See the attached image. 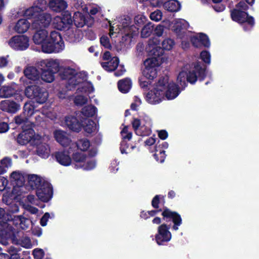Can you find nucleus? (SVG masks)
I'll return each mask as SVG.
<instances>
[{
  "label": "nucleus",
  "instance_id": "obj_1",
  "mask_svg": "<svg viewBox=\"0 0 259 259\" xmlns=\"http://www.w3.org/2000/svg\"><path fill=\"white\" fill-rule=\"evenodd\" d=\"M205 77V67L200 62L195 63L190 68L189 65H186L179 73L177 77V85L169 77L165 76L161 78L152 90L146 95L147 101L151 104L159 103L165 98L167 100L176 98L181 90L187 85V81L193 84L199 77L203 79Z\"/></svg>",
  "mask_w": 259,
  "mask_h": 259
},
{
  "label": "nucleus",
  "instance_id": "obj_2",
  "mask_svg": "<svg viewBox=\"0 0 259 259\" xmlns=\"http://www.w3.org/2000/svg\"><path fill=\"white\" fill-rule=\"evenodd\" d=\"M33 36L35 44L40 45L42 51L45 53H59L64 49L65 45L60 33L52 31L48 35L45 29H36Z\"/></svg>",
  "mask_w": 259,
  "mask_h": 259
},
{
  "label": "nucleus",
  "instance_id": "obj_3",
  "mask_svg": "<svg viewBox=\"0 0 259 259\" xmlns=\"http://www.w3.org/2000/svg\"><path fill=\"white\" fill-rule=\"evenodd\" d=\"M45 0H38L33 6L26 9L23 15L28 19H32L31 28L33 29H45L51 24L52 16L49 13L44 12Z\"/></svg>",
  "mask_w": 259,
  "mask_h": 259
},
{
  "label": "nucleus",
  "instance_id": "obj_4",
  "mask_svg": "<svg viewBox=\"0 0 259 259\" xmlns=\"http://www.w3.org/2000/svg\"><path fill=\"white\" fill-rule=\"evenodd\" d=\"M159 44V40L156 37L150 39L148 42L147 49L154 56L148 58L144 61L145 68L143 71V74L149 80H152L156 77L157 68L160 65L158 57L162 55V50L160 47L158 46Z\"/></svg>",
  "mask_w": 259,
  "mask_h": 259
},
{
  "label": "nucleus",
  "instance_id": "obj_5",
  "mask_svg": "<svg viewBox=\"0 0 259 259\" xmlns=\"http://www.w3.org/2000/svg\"><path fill=\"white\" fill-rule=\"evenodd\" d=\"M62 77L67 80L66 88L68 90H71L78 87L77 90L80 91L81 88L85 89V92H91L93 91V87L92 84L84 82L80 77V75L77 74L76 71L70 67H65L62 73Z\"/></svg>",
  "mask_w": 259,
  "mask_h": 259
},
{
  "label": "nucleus",
  "instance_id": "obj_6",
  "mask_svg": "<svg viewBox=\"0 0 259 259\" xmlns=\"http://www.w3.org/2000/svg\"><path fill=\"white\" fill-rule=\"evenodd\" d=\"M131 23L129 17H124L120 19L118 23H114L110 24V36L113 35L114 33L125 34V36L130 39L131 38L138 33V28L134 25H130Z\"/></svg>",
  "mask_w": 259,
  "mask_h": 259
},
{
  "label": "nucleus",
  "instance_id": "obj_7",
  "mask_svg": "<svg viewBox=\"0 0 259 259\" xmlns=\"http://www.w3.org/2000/svg\"><path fill=\"white\" fill-rule=\"evenodd\" d=\"M247 9L248 6L245 3L241 2L237 5L236 9L231 13V17L234 21L240 23H246L243 26L245 31L250 30L254 24L253 17H248L247 14L244 11Z\"/></svg>",
  "mask_w": 259,
  "mask_h": 259
},
{
  "label": "nucleus",
  "instance_id": "obj_8",
  "mask_svg": "<svg viewBox=\"0 0 259 259\" xmlns=\"http://www.w3.org/2000/svg\"><path fill=\"white\" fill-rule=\"evenodd\" d=\"M132 124L136 134L138 136H148L151 133L152 121L148 116L134 119Z\"/></svg>",
  "mask_w": 259,
  "mask_h": 259
},
{
  "label": "nucleus",
  "instance_id": "obj_9",
  "mask_svg": "<svg viewBox=\"0 0 259 259\" xmlns=\"http://www.w3.org/2000/svg\"><path fill=\"white\" fill-rule=\"evenodd\" d=\"M41 140V137L36 135L31 127L25 128L23 126V131L17 137V142L22 145L30 143L31 145L36 144Z\"/></svg>",
  "mask_w": 259,
  "mask_h": 259
},
{
  "label": "nucleus",
  "instance_id": "obj_10",
  "mask_svg": "<svg viewBox=\"0 0 259 259\" xmlns=\"http://www.w3.org/2000/svg\"><path fill=\"white\" fill-rule=\"evenodd\" d=\"M25 94L26 97L34 99L39 104L45 103L48 98V92L36 85L28 86L25 89Z\"/></svg>",
  "mask_w": 259,
  "mask_h": 259
},
{
  "label": "nucleus",
  "instance_id": "obj_11",
  "mask_svg": "<svg viewBox=\"0 0 259 259\" xmlns=\"http://www.w3.org/2000/svg\"><path fill=\"white\" fill-rule=\"evenodd\" d=\"M72 23L71 14L68 11L63 12L61 16L52 17L51 24L53 26L60 30L67 28Z\"/></svg>",
  "mask_w": 259,
  "mask_h": 259
},
{
  "label": "nucleus",
  "instance_id": "obj_12",
  "mask_svg": "<svg viewBox=\"0 0 259 259\" xmlns=\"http://www.w3.org/2000/svg\"><path fill=\"white\" fill-rule=\"evenodd\" d=\"M10 180L14 185L13 193L19 195L25 192V178L22 173L19 171H14L11 173Z\"/></svg>",
  "mask_w": 259,
  "mask_h": 259
},
{
  "label": "nucleus",
  "instance_id": "obj_13",
  "mask_svg": "<svg viewBox=\"0 0 259 259\" xmlns=\"http://www.w3.org/2000/svg\"><path fill=\"white\" fill-rule=\"evenodd\" d=\"M73 159L76 162V168H82L84 170H91L96 166V163L93 160H86L85 155L79 152L73 154Z\"/></svg>",
  "mask_w": 259,
  "mask_h": 259
},
{
  "label": "nucleus",
  "instance_id": "obj_14",
  "mask_svg": "<svg viewBox=\"0 0 259 259\" xmlns=\"http://www.w3.org/2000/svg\"><path fill=\"white\" fill-rule=\"evenodd\" d=\"M11 48L15 50H24L29 46V39L25 35H16L8 41Z\"/></svg>",
  "mask_w": 259,
  "mask_h": 259
},
{
  "label": "nucleus",
  "instance_id": "obj_15",
  "mask_svg": "<svg viewBox=\"0 0 259 259\" xmlns=\"http://www.w3.org/2000/svg\"><path fill=\"white\" fill-rule=\"evenodd\" d=\"M36 195L40 200L47 202L52 197L53 188L48 182H44L42 184L36 189Z\"/></svg>",
  "mask_w": 259,
  "mask_h": 259
},
{
  "label": "nucleus",
  "instance_id": "obj_16",
  "mask_svg": "<svg viewBox=\"0 0 259 259\" xmlns=\"http://www.w3.org/2000/svg\"><path fill=\"white\" fill-rule=\"evenodd\" d=\"M37 65L41 69H46L55 73H57L60 68V62L58 59L41 60L37 62Z\"/></svg>",
  "mask_w": 259,
  "mask_h": 259
},
{
  "label": "nucleus",
  "instance_id": "obj_17",
  "mask_svg": "<svg viewBox=\"0 0 259 259\" xmlns=\"http://www.w3.org/2000/svg\"><path fill=\"white\" fill-rule=\"evenodd\" d=\"M171 235L169 228L165 224H162L158 228L157 234L155 235V240L158 245H163L164 242L169 241Z\"/></svg>",
  "mask_w": 259,
  "mask_h": 259
},
{
  "label": "nucleus",
  "instance_id": "obj_18",
  "mask_svg": "<svg viewBox=\"0 0 259 259\" xmlns=\"http://www.w3.org/2000/svg\"><path fill=\"white\" fill-rule=\"evenodd\" d=\"M24 74L26 78L30 80L29 83L38 81L40 77L39 71L33 66L27 67L24 70ZM21 80L24 82V84L28 83L26 80L23 78H21Z\"/></svg>",
  "mask_w": 259,
  "mask_h": 259
},
{
  "label": "nucleus",
  "instance_id": "obj_19",
  "mask_svg": "<svg viewBox=\"0 0 259 259\" xmlns=\"http://www.w3.org/2000/svg\"><path fill=\"white\" fill-rule=\"evenodd\" d=\"M56 161L61 165L65 166L70 165L72 162L70 154L68 150H62L54 154Z\"/></svg>",
  "mask_w": 259,
  "mask_h": 259
},
{
  "label": "nucleus",
  "instance_id": "obj_20",
  "mask_svg": "<svg viewBox=\"0 0 259 259\" xmlns=\"http://www.w3.org/2000/svg\"><path fill=\"white\" fill-rule=\"evenodd\" d=\"M121 135L122 137L123 140L121 143L120 146V151L122 154H127L130 153L132 149H133L134 147L131 146L129 147L125 141V140L127 139L130 140L132 137V134L131 132H128L127 127L125 126L121 132Z\"/></svg>",
  "mask_w": 259,
  "mask_h": 259
},
{
  "label": "nucleus",
  "instance_id": "obj_21",
  "mask_svg": "<svg viewBox=\"0 0 259 259\" xmlns=\"http://www.w3.org/2000/svg\"><path fill=\"white\" fill-rule=\"evenodd\" d=\"M48 7L54 12L62 13L67 8L68 4L64 0H50Z\"/></svg>",
  "mask_w": 259,
  "mask_h": 259
},
{
  "label": "nucleus",
  "instance_id": "obj_22",
  "mask_svg": "<svg viewBox=\"0 0 259 259\" xmlns=\"http://www.w3.org/2000/svg\"><path fill=\"white\" fill-rule=\"evenodd\" d=\"M66 39L71 43L79 42L82 37V33L80 30L76 28H68L65 33Z\"/></svg>",
  "mask_w": 259,
  "mask_h": 259
},
{
  "label": "nucleus",
  "instance_id": "obj_23",
  "mask_svg": "<svg viewBox=\"0 0 259 259\" xmlns=\"http://www.w3.org/2000/svg\"><path fill=\"white\" fill-rule=\"evenodd\" d=\"M71 147H76L81 151H86L90 148V155L91 156H94L97 153V149L93 147L90 144V141L86 139H81L78 141L76 144H71Z\"/></svg>",
  "mask_w": 259,
  "mask_h": 259
},
{
  "label": "nucleus",
  "instance_id": "obj_24",
  "mask_svg": "<svg viewBox=\"0 0 259 259\" xmlns=\"http://www.w3.org/2000/svg\"><path fill=\"white\" fill-rule=\"evenodd\" d=\"M55 140L62 146L66 147L71 143V140L68 135L61 130H56L54 132Z\"/></svg>",
  "mask_w": 259,
  "mask_h": 259
},
{
  "label": "nucleus",
  "instance_id": "obj_25",
  "mask_svg": "<svg viewBox=\"0 0 259 259\" xmlns=\"http://www.w3.org/2000/svg\"><path fill=\"white\" fill-rule=\"evenodd\" d=\"M44 138L41 137V140L37 144H34L36 146L37 154L44 158L49 157L50 154V149L48 145L45 142Z\"/></svg>",
  "mask_w": 259,
  "mask_h": 259
},
{
  "label": "nucleus",
  "instance_id": "obj_26",
  "mask_svg": "<svg viewBox=\"0 0 259 259\" xmlns=\"http://www.w3.org/2000/svg\"><path fill=\"white\" fill-rule=\"evenodd\" d=\"M191 41L196 47H199L201 45L205 47L210 46V42L207 36L202 33L194 35L191 38Z\"/></svg>",
  "mask_w": 259,
  "mask_h": 259
},
{
  "label": "nucleus",
  "instance_id": "obj_27",
  "mask_svg": "<svg viewBox=\"0 0 259 259\" xmlns=\"http://www.w3.org/2000/svg\"><path fill=\"white\" fill-rule=\"evenodd\" d=\"M162 215L164 218H169L172 219L174 223L173 229L175 230H178V226L182 224V219L180 215L175 212L170 211L168 209H165L162 212Z\"/></svg>",
  "mask_w": 259,
  "mask_h": 259
},
{
  "label": "nucleus",
  "instance_id": "obj_28",
  "mask_svg": "<svg viewBox=\"0 0 259 259\" xmlns=\"http://www.w3.org/2000/svg\"><path fill=\"white\" fill-rule=\"evenodd\" d=\"M0 108L4 111L15 113L20 109V105L11 100H4L0 103Z\"/></svg>",
  "mask_w": 259,
  "mask_h": 259
},
{
  "label": "nucleus",
  "instance_id": "obj_29",
  "mask_svg": "<svg viewBox=\"0 0 259 259\" xmlns=\"http://www.w3.org/2000/svg\"><path fill=\"white\" fill-rule=\"evenodd\" d=\"M189 27V23L184 19H176L171 23V29L177 34L186 29Z\"/></svg>",
  "mask_w": 259,
  "mask_h": 259
},
{
  "label": "nucleus",
  "instance_id": "obj_30",
  "mask_svg": "<svg viewBox=\"0 0 259 259\" xmlns=\"http://www.w3.org/2000/svg\"><path fill=\"white\" fill-rule=\"evenodd\" d=\"M161 6L166 10L171 12H177L181 9V4L176 0H163Z\"/></svg>",
  "mask_w": 259,
  "mask_h": 259
},
{
  "label": "nucleus",
  "instance_id": "obj_31",
  "mask_svg": "<svg viewBox=\"0 0 259 259\" xmlns=\"http://www.w3.org/2000/svg\"><path fill=\"white\" fill-rule=\"evenodd\" d=\"M78 87H76L75 88L77 89ZM85 89H82L81 88L80 91L78 92L77 90L76 93L78 94L75 98L74 100V103L77 105H82L85 104L88 101V97L87 96L89 94L92 93L94 90L91 92H85Z\"/></svg>",
  "mask_w": 259,
  "mask_h": 259
},
{
  "label": "nucleus",
  "instance_id": "obj_32",
  "mask_svg": "<svg viewBox=\"0 0 259 259\" xmlns=\"http://www.w3.org/2000/svg\"><path fill=\"white\" fill-rule=\"evenodd\" d=\"M66 126L71 130L78 132L81 130V124L77 119L71 116H67L65 119Z\"/></svg>",
  "mask_w": 259,
  "mask_h": 259
},
{
  "label": "nucleus",
  "instance_id": "obj_33",
  "mask_svg": "<svg viewBox=\"0 0 259 259\" xmlns=\"http://www.w3.org/2000/svg\"><path fill=\"white\" fill-rule=\"evenodd\" d=\"M30 27L31 28V25H30L29 21L26 19H21L16 23L14 29L18 33H22L26 32Z\"/></svg>",
  "mask_w": 259,
  "mask_h": 259
},
{
  "label": "nucleus",
  "instance_id": "obj_34",
  "mask_svg": "<svg viewBox=\"0 0 259 259\" xmlns=\"http://www.w3.org/2000/svg\"><path fill=\"white\" fill-rule=\"evenodd\" d=\"M44 182H46L37 175L33 174L28 176V183L32 189L38 188Z\"/></svg>",
  "mask_w": 259,
  "mask_h": 259
},
{
  "label": "nucleus",
  "instance_id": "obj_35",
  "mask_svg": "<svg viewBox=\"0 0 259 259\" xmlns=\"http://www.w3.org/2000/svg\"><path fill=\"white\" fill-rule=\"evenodd\" d=\"M16 87L14 85H4L0 88V97L9 98L15 94Z\"/></svg>",
  "mask_w": 259,
  "mask_h": 259
},
{
  "label": "nucleus",
  "instance_id": "obj_36",
  "mask_svg": "<svg viewBox=\"0 0 259 259\" xmlns=\"http://www.w3.org/2000/svg\"><path fill=\"white\" fill-rule=\"evenodd\" d=\"M119 59L116 57H113L109 61L102 62V67L107 71H112L117 68L119 64Z\"/></svg>",
  "mask_w": 259,
  "mask_h": 259
},
{
  "label": "nucleus",
  "instance_id": "obj_37",
  "mask_svg": "<svg viewBox=\"0 0 259 259\" xmlns=\"http://www.w3.org/2000/svg\"><path fill=\"white\" fill-rule=\"evenodd\" d=\"M131 87L132 81L129 78L123 79L118 82V89L123 93H127L131 89Z\"/></svg>",
  "mask_w": 259,
  "mask_h": 259
},
{
  "label": "nucleus",
  "instance_id": "obj_38",
  "mask_svg": "<svg viewBox=\"0 0 259 259\" xmlns=\"http://www.w3.org/2000/svg\"><path fill=\"white\" fill-rule=\"evenodd\" d=\"M163 0H138L142 4L143 9H148L149 7H160L161 6Z\"/></svg>",
  "mask_w": 259,
  "mask_h": 259
},
{
  "label": "nucleus",
  "instance_id": "obj_39",
  "mask_svg": "<svg viewBox=\"0 0 259 259\" xmlns=\"http://www.w3.org/2000/svg\"><path fill=\"white\" fill-rule=\"evenodd\" d=\"M73 21L75 25L77 27H82L85 24L84 16L79 12L74 13Z\"/></svg>",
  "mask_w": 259,
  "mask_h": 259
},
{
  "label": "nucleus",
  "instance_id": "obj_40",
  "mask_svg": "<svg viewBox=\"0 0 259 259\" xmlns=\"http://www.w3.org/2000/svg\"><path fill=\"white\" fill-rule=\"evenodd\" d=\"M83 128L84 131L89 134L96 133L97 130L96 123L90 119H88L86 121Z\"/></svg>",
  "mask_w": 259,
  "mask_h": 259
},
{
  "label": "nucleus",
  "instance_id": "obj_41",
  "mask_svg": "<svg viewBox=\"0 0 259 259\" xmlns=\"http://www.w3.org/2000/svg\"><path fill=\"white\" fill-rule=\"evenodd\" d=\"M153 31V25L152 23L149 22L143 27L141 30V36L142 37H148L150 35Z\"/></svg>",
  "mask_w": 259,
  "mask_h": 259
},
{
  "label": "nucleus",
  "instance_id": "obj_42",
  "mask_svg": "<svg viewBox=\"0 0 259 259\" xmlns=\"http://www.w3.org/2000/svg\"><path fill=\"white\" fill-rule=\"evenodd\" d=\"M42 74L41 75V79L47 82H51L54 80V72H52L46 69H41Z\"/></svg>",
  "mask_w": 259,
  "mask_h": 259
},
{
  "label": "nucleus",
  "instance_id": "obj_43",
  "mask_svg": "<svg viewBox=\"0 0 259 259\" xmlns=\"http://www.w3.org/2000/svg\"><path fill=\"white\" fill-rule=\"evenodd\" d=\"M175 45V42L173 39L169 38H166L164 39L162 42V49H161L162 51L163 50L166 51H170L173 49Z\"/></svg>",
  "mask_w": 259,
  "mask_h": 259
},
{
  "label": "nucleus",
  "instance_id": "obj_44",
  "mask_svg": "<svg viewBox=\"0 0 259 259\" xmlns=\"http://www.w3.org/2000/svg\"><path fill=\"white\" fill-rule=\"evenodd\" d=\"M97 108L94 106H88L82 109V113L87 116H93L96 114Z\"/></svg>",
  "mask_w": 259,
  "mask_h": 259
},
{
  "label": "nucleus",
  "instance_id": "obj_45",
  "mask_svg": "<svg viewBox=\"0 0 259 259\" xmlns=\"http://www.w3.org/2000/svg\"><path fill=\"white\" fill-rule=\"evenodd\" d=\"M14 221L16 222L17 225L19 224L20 228L22 229H25L27 228V226H25V224L28 222V220L26 219L24 217L21 215L15 216Z\"/></svg>",
  "mask_w": 259,
  "mask_h": 259
},
{
  "label": "nucleus",
  "instance_id": "obj_46",
  "mask_svg": "<svg viewBox=\"0 0 259 259\" xmlns=\"http://www.w3.org/2000/svg\"><path fill=\"white\" fill-rule=\"evenodd\" d=\"M15 123L17 124H23L22 127H24V124L32 127V124L28 120L27 118L22 116V115L17 116L15 118Z\"/></svg>",
  "mask_w": 259,
  "mask_h": 259
},
{
  "label": "nucleus",
  "instance_id": "obj_47",
  "mask_svg": "<svg viewBox=\"0 0 259 259\" xmlns=\"http://www.w3.org/2000/svg\"><path fill=\"white\" fill-rule=\"evenodd\" d=\"M24 110V114L27 117L31 116L34 113V107L30 103L25 104Z\"/></svg>",
  "mask_w": 259,
  "mask_h": 259
},
{
  "label": "nucleus",
  "instance_id": "obj_48",
  "mask_svg": "<svg viewBox=\"0 0 259 259\" xmlns=\"http://www.w3.org/2000/svg\"><path fill=\"white\" fill-rule=\"evenodd\" d=\"M71 4L75 9H82L84 12H88V9L85 7L83 8L84 2L82 0H72Z\"/></svg>",
  "mask_w": 259,
  "mask_h": 259
},
{
  "label": "nucleus",
  "instance_id": "obj_49",
  "mask_svg": "<svg viewBox=\"0 0 259 259\" xmlns=\"http://www.w3.org/2000/svg\"><path fill=\"white\" fill-rule=\"evenodd\" d=\"M162 17V13L159 10H156L152 12L150 15V19L154 21L158 22L161 20Z\"/></svg>",
  "mask_w": 259,
  "mask_h": 259
},
{
  "label": "nucleus",
  "instance_id": "obj_50",
  "mask_svg": "<svg viewBox=\"0 0 259 259\" xmlns=\"http://www.w3.org/2000/svg\"><path fill=\"white\" fill-rule=\"evenodd\" d=\"M155 151L156 152L154 154L155 159H156L157 161L161 163L163 162L165 157V151L164 150H159L158 153V150L157 149V147L156 148Z\"/></svg>",
  "mask_w": 259,
  "mask_h": 259
},
{
  "label": "nucleus",
  "instance_id": "obj_51",
  "mask_svg": "<svg viewBox=\"0 0 259 259\" xmlns=\"http://www.w3.org/2000/svg\"><path fill=\"white\" fill-rule=\"evenodd\" d=\"M146 20L147 18L142 14L138 15L135 17V22L138 26L143 25Z\"/></svg>",
  "mask_w": 259,
  "mask_h": 259
},
{
  "label": "nucleus",
  "instance_id": "obj_52",
  "mask_svg": "<svg viewBox=\"0 0 259 259\" xmlns=\"http://www.w3.org/2000/svg\"><path fill=\"white\" fill-rule=\"evenodd\" d=\"M201 59L207 64H209L210 63V54L206 51H202L200 54Z\"/></svg>",
  "mask_w": 259,
  "mask_h": 259
},
{
  "label": "nucleus",
  "instance_id": "obj_53",
  "mask_svg": "<svg viewBox=\"0 0 259 259\" xmlns=\"http://www.w3.org/2000/svg\"><path fill=\"white\" fill-rule=\"evenodd\" d=\"M100 43L105 48L110 49L111 48L109 38L107 36H102L100 38Z\"/></svg>",
  "mask_w": 259,
  "mask_h": 259
},
{
  "label": "nucleus",
  "instance_id": "obj_54",
  "mask_svg": "<svg viewBox=\"0 0 259 259\" xmlns=\"http://www.w3.org/2000/svg\"><path fill=\"white\" fill-rule=\"evenodd\" d=\"M8 252L11 255V256H10L11 259L20 258L19 254L17 253V250L14 247H10Z\"/></svg>",
  "mask_w": 259,
  "mask_h": 259
},
{
  "label": "nucleus",
  "instance_id": "obj_55",
  "mask_svg": "<svg viewBox=\"0 0 259 259\" xmlns=\"http://www.w3.org/2000/svg\"><path fill=\"white\" fill-rule=\"evenodd\" d=\"M1 166H3L4 169L8 168L12 165V160L10 158L6 157L3 159L1 161Z\"/></svg>",
  "mask_w": 259,
  "mask_h": 259
},
{
  "label": "nucleus",
  "instance_id": "obj_56",
  "mask_svg": "<svg viewBox=\"0 0 259 259\" xmlns=\"http://www.w3.org/2000/svg\"><path fill=\"white\" fill-rule=\"evenodd\" d=\"M33 254L35 259H42L44 252L42 249L36 248L34 249Z\"/></svg>",
  "mask_w": 259,
  "mask_h": 259
},
{
  "label": "nucleus",
  "instance_id": "obj_57",
  "mask_svg": "<svg viewBox=\"0 0 259 259\" xmlns=\"http://www.w3.org/2000/svg\"><path fill=\"white\" fill-rule=\"evenodd\" d=\"M8 184V180L4 177H0V191L4 190Z\"/></svg>",
  "mask_w": 259,
  "mask_h": 259
},
{
  "label": "nucleus",
  "instance_id": "obj_58",
  "mask_svg": "<svg viewBox=\"0 0 259 259\" xmlns=\"http://www.w3.org/2000/svg\"><path fill=\"white\" fill-rule=\"evenodd\" d=\"M164 31V27L161 25H158L154 29L155 34L158 37L162 36Z\"/></svg>",
  "mask_w": 259,
  "mask_h": 259
},
{
  "label": "nucleus",
  "instance_id": "obj_59",
  "mask_svg": "<svg viewBox=\"0 0 259 259\" xmlns=\"http://www.w3.org/2000/svg\"><path fill=\"white\" fill-rule=\"evenodd\" d=\"M50 218V214L48 212L46 213L40 220V223L42 226H45L47 225L48 219Z\"/></svg>",
  "mask_w": 259,
  "mask_h": 259
},
{
  "label": "nucleus",
  "instance_id": "obj_60",
  "mask_svg": "<svg viewBox=\"0 0 259 259\" xmlns=\"http://www.w3.org/2000/svg\"><path fill=\"white\" fill-rule=\"evenodd\" d=\"M125 72V69L122 65H120L115 72V75L116 76H120L122 75Z\"/></svg>",
  "mask_w": 259,
  "mask_h": 259
},
{
  "label": "nucleus",
  "instance_id": "obj_61",
  "mask_svg": "<svg viewBox=\"0 0 259 259\" xmlns=\"http://www.w3.org/2000/svg\"><path fill=\"white\" fill-rule=\"evenodd\" d=\"M101 10V8L98 6H93L90 10L89 14L91 15H94L96 14L97 13L100 12Z\"/></svg>",
  "mask_w": 259,
  "mask_h": 259
},
{
  "label": "nucleus",
  "instance_id": "obj_62",
  "mask_svg": "<svg viewBox=\"0 0 259 259\" xmlns=\"http://www.w3.org/2000/svg\"><path fill=\"white\" fill-rule=\"evenodd\" d=\"M214 10L217 12H221L223 11L225 7L224 5L221 4H218L213 6Z\"/></svg>",
  "mask_w": 259,
  "mask_h": 259
},
{
  "label": "nucleus",
  "instance_id": "obj_63",
  "mask_svg": "<svg viewBox=\"0 0 259 259\" xmlns=\"http://www.w3.org/2000/svg\"><path fill=\"white\" fill-rule=\"evenodd\" d=\"M9 130V126L6 122L0 123V133H6Z\"/></svg>",
  "mask_w": 259,
  "mask_h": 259
},
{
  "label": "nucleus",
  "instance_id": "obj_64",
  "mask_svg": "<svg viewBox=\"0 0 259 259\" xmlns=\"http://www.w3.org/2000/svg\"><path fill=\"white\" fill-rule=\"evenodd\" d=\"M25 209L32 214H36L38 212V209L33 206L26 205L25 206Z\"/></svg>",
  "mask_w": 259,
  "mask_h": 259
}]
</instances>
